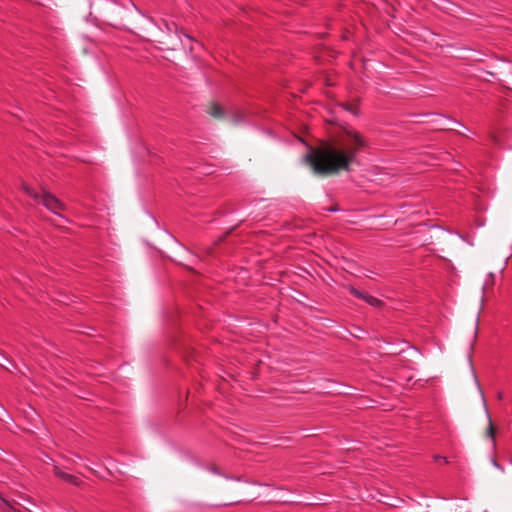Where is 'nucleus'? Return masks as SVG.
Returning <instances> with one entry per match:
<instances>
[{
  "label": "nucleus",
  "mask_w": 512,
  "mask_h": 512,
  "mask_svg": "<svg viewBox=\"0 0 512 512\" xmlns=\"http://www.w3.org/2000/svg\"><path fill=\"white\" fill-rule=\"evenodd\" d=\"M208 113L215 118H221L224 115V110L218 104L213 103L211 104Z\"/></svg>",
  "instance_id": "obj_9"
},
{
  "label": "nucleus",
  "mask_w": 512,
  "mask_h": 512,
  "mask_svg": "<svg viewBox=\"0 0 512 512\" xmlns=\"http://www.w3.org/2000/svg\"><path fill=\"white\" fill-rule=\"evenodd\" d=\"M478 322H479V313L477 314V317H476V320H475V331H474L475 334H476L477 329H478Z\"/></svg>",
  "instance_id": "obj_12"
},
{
  "label": "nucleus",
  "mask_w": 512,
  "mask_h": 512,
  "mask_svg": "<svg viewBox=\"0 0 512 512\" xmlns=\"http://www.w3.org/2000/svg\"><path fill=\"white\" fill-rule=\"evenodd\" d=\"M491 463L496 469L500 470L502 473L505 472L504 467L501 466L495 459H492Z\"/></svg>",
  "instance_id": "obj_11"
},
{
  "label": "nucleus",
  "mask_w": 512,
  "mask_h": 512,
  "mask_svg": "<svg viewBox=\"0 0 512 512\" xmlns=\"http://www.w3.org/2000/svg\"><path fill=\"white\" fill-rule=\"evenodd\" d=\"M184 37L187 38L188 40H191V37L189 35L184 34Z\"/></svg>",
  "instance_id": "obj_17"
},
{
  "label": "nucleus",
  "mask_w": 512,
  "mask_h": 512,
  "mask_svg": "<svg viewBox=\"0 0 512 512\" xmlns=\"http://www.w3.org/2000/svg\"><path fill=\"white\" fill-rule=\"evenodd\" d=\"M347 135L350 137L352 143L355 144L357 147H364L366 145L361 135L356 131L348 130Z\"/></svg>",
  "instance_id": "obj_7"
},
{
  "label": "nucleus",
  "mask_w": 512,
  "mask_h": 512,
  "mask_svg": "<svg viewBox=\"0 0 512 512\" xmlns=\"http://www.w3.org/2000/svg\"><path fill=\"white\" fill-rule=\"evenodd\" d=\"M0 502H2L5 506L10 507V504L2 497H0Z\"/></svg>",
  "instance_id": "obj_13"
},
{
  "label": "nucleus",
  "mask_w": 512,
  "mask_h": 512,
  "mask_svg": "<svg viewBox=\"0 0 512 512\" xmlns=\"http://www.w3.org/2000/svg\"><path fill=\"white\" fill-rule=\"evenodd\" d=\"M54 473L57 477L61 478L62 480H64L67 483H71L73 485H79L81 482L78 477L63 471L58 466L54 467Z\"/></svg>",
  "instance_id": "obj_6"
},
{
  "label": "nucleus",
  "mask_w": 512,
  "mask_h": 512,
  "mask_svg": "<svg viewBox=\"0 0 512 512\" xmlns=\"http://www.w3.org/2000/svg\"><path fill=\"white\" fill-rule=\"evenodd\" d=\"M482 399H484L483 395H482ZM483 401H484V407H485L486 415H487V418H488V431H487V435H488V437L491 438L492 443L494 445L495 444V440H494V427H493L492 419H491L490 414L488 412V409L486 407L485 400H483Z\"/></svg>",
  "instance_id": "obj_8"
},
{
  "label": "nucleus",
  "mask_w": 512,
  "mask_h": 512,
  "mask_svg": "<svg viewBox=\"0 0 512 512\" xmlns=\"http://www.w3.org/2000/svg\"><path fill=\"white\" fill-rule=\"evenodd\" d=\"M349 290L353 296H355L359 299H362L363 301H365L366 303H368L369 305H371L373 307H379L382 303V301L379 300L378 298H376L372 295H369L366 292L360 291L354 287H350Z\"/></svg>",
  "instance_id": "obj_4"
},
{
  "label": "nucleus",
  "mask_w": 512,
  "mask_h": 512,
  "mask_svg": "<svg viewBox=\"0 0 512 512\" xmlns=\"http://www.w3.org/2000/svg\"><path fill=\"white\" fill-rule=\"evenodd\" d=\"M241 121H242V119L240 118V116H239V117H237V118H235V120H234V122H235V123H239V122H241Z\"/></svg>",
  "instance_id": "obj_14"
},
{
  "label": "nucleus",
  "mask_w": 512,
  "mask_h": 512,
  "mask_svg": "<svg viewBox=\"0 0 512 512\" xmlns=\"http://www.w3.org/2000/svg\"><path fill=\"white\" fill-rule=\"evenodd\" d=\"M26 509H27L28 511H30V512H36V511H33V510H32L31 508H29V507H26Z\"/></svg>",
  "instance_id": "obj_19"
},
{
  "label": "nucleus",
  "mask_w": 512,
  "mask_h": 512,
  "mask_svg": "<svg viewBox=\"0 0 512 512\" xmlns=\"http://www.w3.org/2000/svg\"><path fill=\"white\" fill-rule=\"evenodd\" d=\"M510 464L512 465V460L510 461Z\"/></svg>",
  "instance_id": "obj_20"
},
{
  "label": "nucleus",
  "mask_w": 512,
  "mask_h": 512,
  "mask_svg": "<svg viewBox=\"0 0 512 512\" xmlns=\"http://www.w3.org/2000/svg\"><path fill=\"white\" fill-rule=\"evenodd\" d=\"M468 361H469V364H470V366H471V372H472V376H473V378H474V381H475V383H476V385H477L478 389H480V384H479V381H478V379H477L476 372H475V370H474V368H473V366H472V358H471V356H468Z\"/></svg>",
  "instance_id": "obj_10"
},
{
  "label": "nucleus",
  "mask_w": 512,
  "mask_h": 512,
  "mask_svg": "<svg viewBox=\"0 0 512 512\" xmlns=\"http://www.w3.org/2000/svg\"><path fill=\"white\" fill-rule=\"evenodd\" d=\"M23 189L35 201L41 202L48 210L53 212L55 215L62 217L60 211L64 210L65 206L54 195L46 191H43L41 194H38L27 185H24Z\"/></svg>",
  "instance_id": "obj_3"
},
{
  "label": "nucleus",
  "mask_w": 512,
  "mask_h": 512,
  "mask_svg": "<svg viewBox=\"0 0 512 512\" xmlns=\"http://www.w3.org/2000/svg\"><path fill=\"white\" fill-rule=\"evenodd\" d=\"M452 124L457 125V126H462V124H461V123L456 122V121H453V122H452Z\"/></svg>",
  "instance_id": "obj_15"
},
{
  "label": "nucleus",
  "mask_w": 512,
  "mask_h": 512,
  "mask_svg": "<svg viewBox=\"0 0 512 512\" xmlns=\"http://www.w3.org/2000/svg\"><path fill=\"white\" fill-rule=\"evenodd\" d=\"M356 154L357 148L348 147L346 143L338 147L327 143L311 151L305 159L316 174L330 175L340 170H348Z\"/></svg>",
  "instance_id": "obj_1"
},
{
  "label": "nucleus",
  "mask_w": 512,
  "mask_h": 512,
  "mask_svg": "<svg viewBox=\"0 0 512 512\" xmlns=\"http://www.w3.org/2000/svg\"><path fill=\"white\" fill-rule=\"evenodd\" d=\"M148 24L147 37L150 41L157 43L161 50H175L182 43L178 33V26L174 22L162 20L160 24L155 23L151 18H146Z\"/></svg>",
  "instance_id": "obj_2"
},
{
  "label": "nucleus",
  "mask_w": 512,
  "mask_h": 512,
  "mask_svg": "<svg viewBox=\"0 0 512 512\" xmlns=\"http://www.w3.org/2000/svg\"><path fill=\"white\" fill-rule=\"evenodd\" d=\"M29 504L32 505L33 507H36V504L33 503L32 501L28 500Z\"/></svg>",
  "instance_id": "obj_16"
},
{
  "label": "nucleus",
  "mask_w": 512,
  "mask_h": 512,
  "mask_svg": "<svg viewBox=\"0 0 512 512\" xmlns=\"http://www.w3.org/2000/svg\"><path fill=\"white\" fill-rule=\"evenodd\" d=\"M211 471H212L213 473H215V474H218L217 469H211Z\"/></svg>",
  "instance_id": "obj_18"
},
{
  "label": "nucleus",
  "mask_w": 512,
  "mask_h": 512,
  "mask_svg": "<svg viewBox=\"0 0 512 512\" xmlns=\"http://www.w3.org/2000/svg\"><path fill=\"white\" fill-rule=\"evenodd\" d=\"M111 11L114 14L119 15L121 19H123V14L127 13V11L122 6L118 5L117 3H113L111 5ZM107 21L109 22V24H111L112 26H115V27H125L126 26L122 22V20H117V19H114V18H108Z\"/></svg>",
  "instance_id": "obj_5"
}]
</instances>
